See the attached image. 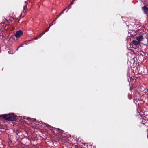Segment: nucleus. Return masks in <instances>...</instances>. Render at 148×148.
<instances>
[{
    "mask_svg": "<svg viewBox=\"0 0 148 148\" xmlns=\"http://www.w3.org/2000/svg\"><path fill=\"white\" fill-rule=\"evenodd\" d=\"M62 142H65V141H62Z\"/></svg>",
    "mask_w": 148,
    "mask_h": 148,
    "instance_id": "aec40b11",
    "label": "nucleus"
},
{
    "mask_svg": "<svg viewBox=\"0 0 148 148\" xmlns=\"http://www.w3.org/2000/svg\"><path fill=\"white\" fill-rule=\"evenodd\" d=\"M53 25V24H50L49 26V28H50V27L51 26Z\"/></svg>",
    "mask_w": 148,
    "mask_h": 148,
    "instance_id": "dca6fc26",
    "label": "nucleus"
},
{
    "mask_svg": "<svg viewBox=\"0 0 148 148\" xmlns=\"http://www.w3.org/2000/svg\"><path fill=\"white\" fill-rule=\"evenodd\" d=\"M143 39V37L142 35H139L136 38V40L140 42L142 41Z\"/></svg>",
    "mask_w": 148,
    "mask_h": 148,
    "instance_id": "0eeeda50",
    "label": "nucleus"
},
{
    "mask_svg": "<svg viewBox=\"0 0 148 148\" xmlns=\"http://www.w3.org/2000/svg\"><path fill=\"white\" fill-rule=\"evenodd\" d=\"M46 32V31H44L43 32H42L41 33H42V35H43Z\"/></svg>",
    "mask_w": 148,
    "mask_h": 148,
    "instance_id": "2eb2a0df",
    "label": "nucleus"
},
{
    "mask_svg": "<svg viewBox=\"0 0 148 148\" xmlns=\"http://www.w3.org/2000/svg\"><path fill=\"white\" fill-rule=\"evenodd\" d=\"M23 34L21 30H19L16 32L15 34H14L13 36H15L16 39H14L15 40H16L19 38Z\"/></svg>",
    "mask_w": 148,
    "mask_h": 148,
    "instance_id": "7ed1b4c3",
    "label": "nucleus"
},
{
    "mask_svg": "<svg viewBox=\"0 0 148 148\" xmlns=\"http://www.w3.org/2000/svg\"><path fill=\"white\" fill-rule=\"evenodd\" d=\"M147 92H148V89H147Z\"/></svg>",
    "mask_w": 148,
    "mask_h": 148,
    "instance_id": "5701e85b",
    "label": "nucleus"
},
{
    "mask_svg": "<svg viewBox=\"0 0 148 148\" xmlns=\"http://www.w3.org/2000/svg\"><path fill=\"white\" fill-rule=\"evenodd\" d=\"M27 5H26L25 6L23 7V12H25V9H26L27 8Z\"/></svg>",
    "mask_w": 148,
    "mask_h": 148,
    "instance_id": "f8f14e48",
    "label": "nucleus"
},
{
    "mask_svg": "<svg viewBox=\"0 0 148 148\" xmlns=\"http://www.w3.org/2000/svg\"><path fill=\"white\" fill-rule=\"evenodd\" d=\"M129 75V77H130V80H134L135 79V78H137V76H138L139 75Z\"/></svg>",
    "mask_w": 148,
    "mask_h": 148,
    "instance_id": "423d86ee",
    "label": "nucleus"
},
{
    "mask_svg": "<svg viewBox=\"0 0 148 148\" xmlns=\"http://www.w3.org/2000/svg\"><path fill=\"white\" fill-rule=\"evenodd\" d=\"M28 122H29V123H28V126L29 125L30 127H33L35 126L36 124L34 123V122L37 123V121L35 119H31L30 117L28 118Z\"/></svg>",
    "mask_w": 148,
    "mask_h": 148,
    "instance_id": "f03ea898",
    "label": "nucleus"
},
{
    "mask_svg": "<svg viewBox=\"0 0 148 148\" xmlns=\"http://www.w3.org/2000/svg\"><path fill=\"white\" fill-rule=\"evenodd\" d=\"M142 9L144 13L147 15L148 14V8L147 6H145L143 7H142Z\"/></svg>",
    "mask_w": 148,
    "mask_h": 148,
    "instance_id": "39448f33",
    "label": "nucleus"
},
{
    "mask_svg": "<svg viewBox=\"0 0 148 148\" xmlns=\"http://www.w3.org/2000/svg\"><path fill=\"white\" fill-rule=\"evenodd\" d=\"M60 14H59L58 15V16L56 18V19H57V18H58V17L60 16Z\"/></svg>",
    "mask_w": 148,
    "mask_h": 148,
    "instance_id": "a211bd4d",
    "label": "nucleus"
},
{
    "mask_svg": "<svg viewBox=\"0 0 148 148\" xmlns=\"http://www.w3.org/2000/svg\"><path fill=\"white\" fill-rule=\"evenodd\" d=\"M66 9H64V10L62 12H61L60 13V15H61L63 13V12Z\"/></svg>",
    "mask_w": 148,
    "mask_h": 148,
    "instance_id": "ddd939ff",
    "label": "nucleus"
},
{
    "mask_svg": "<svg viewBox=\"0 0 148 148\" xmlns=\"http://www.w3.org/2000/svg\"><path fill=\"white\" fill-rule=\"evenodd\" d=\"M49 27L48 28H47L45 31H46V32H47L48 31V30H49Z\"/></svg>",
    "mask_w": 148,
    "mask_h": 148,
    "instance_id": "4468645a",
    "label": "nucleus"
},
{
    "mask_svg": "<svg viewBox=\"0 0 148 148\" xmlns=\"http://www.w3.org/2000/svg\"><path fill=\"white\" fill-rule=\"evenodd\" d=\"M29 141H30V142H31V140H29Z\"/></svg>",
    "mask_w": 148,
    "mask_h": 148,
    "instance_id": "4be33fe9",
    "label": "nucleus"
},
{
    "mask_svg": "<svg viewBox=\"0 0 148 148\" xmlns=\"http://www.w3.org/2000/svg\"><path fill=\"white\" fill-rule=\"evenodd\" d=\"M28 131H29V130H28Z\"/></svg>",
    "mask_w": 148,
    "mask_h": 148,
    "instance_id": "b1692460",
    "label": "nucleus"
},
{
    "mask_svg": "<svg viewBox=\"0 0 148 148\" xmlns=\"http://www.w3.org/2000/svg\"><path fill=\"white\" fill-rule=\"evenodd\" d=\"M132 42L136 46L139 45L140 43V42L138 41H137L135 40H133Z\"/></svg>",
    "mask_w": 148,
    "mask_h": 148,
    "instance_id": "1a4fd4ad",
    "label": "nucleus"
},
{
    "mask_svg": "<svg viewBox=\"0 0 148 148\" xmlns=\"http://www.w3.org/2000/svg\"><path fill=\"white\" fill-rule=\"evenodd\" d=\"M75 0H73L71 2L70 4L68 5V7H69L68 10L71 7V5L73 4V2Z\"/></svg>",
    "mask_w": 148,
    "mask_h": 148,
    "instance_id": "9d476101",
    "label": "nucleus"
},
{
    "mask_svg": "<svg viewBox=\"0 0 148 148\" xmlns=\"http://www.w3.org/2000/svg\"><path fill=\"white\" fill-rule=\"evenodd\" d=\"M142 123L143 125L146 126H148V121L145 120H143L142 121Z\"/></svg>",
    "mask_w": 148,
    "mask_h": 148,
    "instance_id": "6e6552de",
    "label": "nucleus"
},
{
    "mask_svg": "<svg viewBox=\"0 0 148 148\" xmlns=\"http://www.w3.org/2000/svg\"><path fill=\"white\" fill-rule=\"evenodd\" d=\"M56 18L55 20H53V22H54L55 21H56Z\"/></svg>",
    "mask_w": 148,
    "mask_h": 148,
    "instance_id": "6ab92c4d",
    "label": "nucleus"
},
{
    "mask_svg": "<svg viewBox=\"0 0 148 148\" xmlns=\"http://www.w3.org/2000/svg\"><path fill=\"white\" fill-rule=\"evenodd\" d=\"M25 45V44H24V43L23 44L21 45V46H22V47L23 46V45Z\"/></svg>",
    "mask_w": 148,
    "mask_h": 148,
    "instance_id": "f3484780",
    "label": "nucleus"
},
{
    "mask_svg": "<svg viewBox=\"0 0 148 148\" xmlns=\"http://www.w3.org/2000/svg\"><path fill=\"white\" fill-rule=\"evenodd\" d=\"M26 119L27 120H28V117H27L26 118Z\"/></svg>",
    "mask_w": 148,
    "mask_h": 148,
    "instance_id": "412c9836",
    "label": "nucleus"
},
{
    "mask_svg": "<svg viewBox=\"0 0 148 148\" xmlns=\"http://www.w3.org/2000/svg\"><path fill=\"white\" fill-rule=\"evenodd\" d=\"M17 117V116L15 115L13 113L0 115V118H2L5 120L9 121H15Z\"/></svg>",
    "mask_w": 148,
    "mask_h": 148,
    "instance_id": "f257e3e1",
    "label": "nucleus"
},
{
    "mask_svg": "<svg viewBox=\"0 0 148 148\" xmlns=\"http://www.w3.org/2000/svg\"><path fill=\"white\" fill-rule=\"evenodd\" d=\"M46 126L47 127L48 129H50L51 130V129L52 128L53 130H56V131H58L60 133H62L63 132H64L62 130H61L59 128H56L54 127H52L50 126L48 124H46Z\"/></svg>",
    "mask_w": 148,
    "mask_h": 148,
    "instance_id": "20e7f679",
    "label": "nucleus"
},
{
    "mask_svg": "<svg viewBox=\"0 0 148 148\" xmlns=\"http://www.w3.org/2000/svg\"><path fill=\"white\" fill-rule=\"evenodd\" d=\"M42 35V33L40 34L37 37L35 38V39L36 40L38 39L39 37H40Z\"/></svg>",
    "mask_w": 148,
    "mask_h": 148,
    "instance_id": "9b49d317",
    "label": "nucleus"
}]
</instances>
